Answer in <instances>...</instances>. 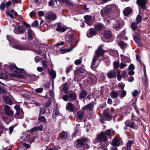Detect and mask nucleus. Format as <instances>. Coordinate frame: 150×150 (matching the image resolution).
Returning <instances> with one entry per match:
<instances>
[{"label":"nucleus","mask_w":150,"mask_h":150,"mask_svg":"<svg viewBox=\"0 0 150 150\" xmlns=\"http://www.w3.org/2000/svg\"><path fill=\"white\" fill-rule=\"evenodd\" d=\"M8 77V76L6 74L2 73L0 74V79H7Z\"/></svg>","instance_id":"nucleus-46"},{"label":"nucleus","mask_w":150,"mask_h":150,"mask_svg":"<svg viewBox=\"0 0 150 150\" xmlns=\"http://www.w3.org/2000/svg\"><path fill=\"white\" fill-rule=\"evenodd\" d=\"M133 141L131 140H129L128 142L126 144V147L127 149L129 150H131V146L133 144Z\"/></svg>","instance_id":"nucleus-35"},{"label":"nucleus","mask_w":150,"mask_h":150,"mask_svg":"<svg viewBox=\"0 0 150 150\" xmlns=\"http://www.w3.org/2000/svg\"><path fill=\"white\" fill-rule=\"evenodd\" d=\"M131 28L132 30H135L137 27V25L135 22L133 23H132L131 25Z\"/></svg>","instance_id":"nucleus-50"},{"label":"nucleus","mask_w":150,"mask_h":150,"mask_svg":"<svg viewBox=\"0 0 150 150\" xmlns=\"http://www.w3.org/2000/svg\"><path fill=\"white\" fill-rule=\"evenodd\" d=\"M100 13L102 17H105L106 16V14L105 13V11L103 9L101 10Z\"/></svg>","instance_id":"nucleus-55"},{"label":"nucleus","mask_w":150,"mask_h":150,"mask_svg":"<svg viewBox=\"0 0 150 150\" xmlns=\"http://www.w3.org/2000/svg\"><path fill=\"white\" fill-rule=\"evenodd\" d=\"M147 2V0H137L136 3L138 7L143 9L145 8V6Z\"/></svg>","instance_id":"nucleus-4"},{"label":"nucleus","mask_w":150,"mask_h":150,"mask_svg":"<svg viewBox=\"0 0 150 150\" xmlns=\"http://www.w3.org/2000/svg\"><path fill=\"white\" fill-rule=\"evenodd\" d=\"M108 139L104 132H101L100 133L98 134L95 140V143L99 142H105L108 140Z\"/></svg>","instance_id":"nucleus-2"},{"label":"nucleus","mask_w":150,"mask_h":150,"mask_svg":"<svg viewBox=\"0 0 150 150\" xmlns=\"http://www.w3.org/2000/svg\"><path fill=\"white\" fill-rule=\"evenodd\" d=\"M125 86V84L122 83H120L118 85V86L122 90L124 89Z\"/></svg>","instance_id":"nucleus-53"},{"label":"nucleus","mask_w":150,"mask_h":150,"mask_svg":"<svg viewBox=\"0 0 150 150\" xmlns=\"http://www.w3.org/2000/svg\"><path fill=\"white\" fill-rule=\"evenodd\" d=\"M88 80L90 83L93 84L96 82L97 78L95 75L91 74L89 76Z\"/></svg>","instance_id":"nucleus-14"},{"label":"nucleus","mask_w":150,"mask_h":150,"mask_svg":"<svg viewBox=\"0 0 150 150\" xmlns=\"http://www.w3.org/2000/svg\"><path fill=\"white\" fill-rule=\"evenodd\" d=\"M116 72L114 70L109 71L107 74V76L109 79H111L115 76Z\"/></svg>","instance_id":"nucleus-19"},{"label":"nucleus","mask_w":150,"mask_h":150,"mask_svg":"<svg viewBox=\"0 0 150 150\" xmlns=\"http://www.w3.org/2000/svg\"><path fill=\"white\" fill-rule=\"evenodd\" d=\"M11 4V1H9L8 2H7L6 4H5L6 6V7L8 8V7L10 6Z\"/></svg>","instance_id":"nucleus-64"},{"label":"nucleus","mask_w":150,"mask_h":150,"mask_svg":"<svg viewBox=\"0 0 150 150\" xmlns=\"http://www.w3.org/2000/svg\"><path fill=\"white\" fill-rule=\"evenodd\" d=\"M129 69L131 70H133L135 68V67L133 64H131L128 67Z\"/></svg>","instance_id":"nucleus-59"},{"label":"nucleus","mask_w":150,"mask_h":150,"mask_svg":"<svg viewBox=\"0 0 150 150\" xmlns=\"http://www.w3.org/2000/svg\"><path fill=\"white\" fill-rule=\"evenodd\" d=\"M83 116V112L81 111H79L78 112L77 115V117L78 119L79 120L82 119Z\"/></svg>","instance_id":"nucleus-30"},{"label":"nucleus","mask_w":150,"mask_h":150,"mask_svg":"<svg viewBox=\"0 0 150 150\" xmlns=\"http://www.w3.org/2000/svg\"><path fill=\"white\" fill-rule=\"evenodd\" d=\"M126 94V91L124 90H123L122 91V93L120 95V98L122 99L123 97L125 96Z\"/></svg>","instance_id":"nucleus-48"},{"label":"nucleus","mask_w":150,"mask_h":150,"mask_svg":"<svg viewBox=\"0 0 150 150\" xmlns=\"http://www.w3.org/2000/svg\"><path fill=\"white\" fill-rule=\"evenodd\" d=\"M84 18L85 19V22L90 26L93 24V21L91 19L92 17L89 15H86L84 16Z\"/></svg>","instance_id":"nucleus-12"},{"label":"nucleus","mask_w":150,"mask_h":150,"mask_svg":"<svg viewBox=\"0 0 150 150\" xmlns=\"http://www.w3.org/2000/svg\"><path fill=\"white\" fill-rule=\"evenodd\" d=\"M35 139V136L32 135H28L26 137V140L31 144L32 142H34Z\"/></svg>","instance_id":"nucleus-16"},{"label":"nucleus","mask_w":150,"mask_h":150,"mask_svg":"<svg viewBox=\"0 0 150 150\" xmlns=\"http://www.w3.org/2000/svg\"><path fill=\"white\" fill-rule=\"evenodd\" d=\"M16 112L14 115L15 117L17 118L22 119L23 117V112L22 109L20 106L16 105L14 107Z\"/></svg>","instance_id":"nucleus-3"},{"label":"nucleus","mask_w":150,"mask_h":150,"mask_svg":"<svg viewBox=\"0 0 150 150\" xmlns=\"http://www.w3.org/2000/svg\"><path fill=\"white\" fill-rule=\"evenodd\" d=\"M50 74L51 76L53 78H55L56 77V72L55 71H52L50 72Z\"/></svg>","instance_id":"nucleus-52"},{"label":"nucleus","mask_w":150,"mask_h":150,"mask_svg":"<svg viewBox=\"0 0 150 150\" xmlns=\"http://www.w3.org/2000/svg\"><path fill=\"white\" fill-rule=\"evenodd\" d=\"M133 38L136 42H140V36L138 33H135L133 35Z\"/></svg>","instance_id":"nucleus-24"},{"label":"nucleus","mask_w":150,"mask_h":150,"mask_svg":"<svg viewBox=\"0 0 150 150\" xmlns=\"http://www.w3.org/2000/svg\"><path fill=\"white\" fill-rule=\"evenodd\" d=\"M43 89L42 88H39L35 90V91L38 93H41L43 91Z\"/></svg>","instance_id":"nucleus-56"},{"label":"nucleus","mask_w":150,"mask_h":150,"mask_svg":"<svg viewBox=\"0 0 150 150\" xmlns=\"http://www.w3.org/2000/svg\"><path fill=\"white\" fill-rule=\"evenodd\" d=\"M87 95V93L85 90L82 91L79 94V97L81 98H83L85 97Z\"/></svg>","instance_id":"nucleus-31"},{"label":"nucleus","mask_w":150,"mask_h":150,"mask_svg":"<svg viewBox=\"0 0 150 150\" xmlns=\"http://www.w3.org/2000/svg\"><path fill=\"white\" fill-rule=\"evenodd\" d=\"M103 45H101L98 48L97 50L96 51L95 55L92 60L91 63V67L92 69H94L98 67V64H95L96 61L98 59V57L100 56H102L104 53V51L102 49Z\"/></svg>","instance_id":"nucleus-1"},{"label":"nucleus","mask_w":150,"mask_h":150,"mask_svg":"<svg viewBox=\"0 0 150 150\" xmlns=\"http://www.w3.org/2000/svg\"><path fill=\"white\" fill-rule=\"evenodd\" d=\"M112 129H108L105 132H104L105 135L107 136H110L111 135V133Z\"/></svg>","instance_id":"nucleus-43"},{"label":"nucleus","mask_w":150,"mask_h":150,"mask_svg":"<svg viewBox=\"0 0 150 150\" xmlns=\"http://www.w3.org/2000/svg\"><path fill=\"white\" fill-rule=\"evenodd\" d=\"M18 30L20 34L23 33L26 30V29L23 26L21 25L18 27Z\"/></svg>","instance_id":"nucleus-32"},{"label":"nucleus","mask_w":150,"mask_h":150,"mask_svg":"<svg viewBox=\"0 0 150 150\" xmlns=\"http://www.w3.org/2000/svg\"><path fill=\"white\" fill-rule=\"evenodd\" d=\"M103 114L105 117H107L109 119H111L112 116L108 114V112L105 111L104 112Z\"/></svg>","instance_id":"nucleus-47"},{"label":"nucleus","mask_w":150,"mask_h":150,"mask_svg":"<svg viewBox=\"0 0 150 150\" xmlns=\"http://www.w3.org/2000/svg\"><path fill=\"white\" fill-rule=\"evenodd\" d=\"M4 110L6 114L8 116H12L13 115L14 112L10 109L9 106L7 105H5Z\"/></svg>","instance_id":"nucleus-8"},{"label":"nucleus","mask_w":150,"mask_h":150,"mask_svg":"<svg viewBox=\"0 0 150 150\" xmlns=\"http://www.w3.org/2000/svg\"><path fill=\"white\" fill-rule=\"evenodd\" d=\"M41 63H42V66L44 68H46L47 67L48 65L46 61L45 60L42 61Z\"/></svg>","instance_id":"nucleus-44"},{"label":"nucleus","mask_w":150,"mask_h":150,"mask_svg":"<svg viewBox=\"0 0 150 150\" xmlns=\"http://www.w3.org/2000/svg\"><path fill=\"white\" fill-rule=\"evenodd\" d=\"M14 47L16 49L20 50H24L25 47L22 45H15L14 46Z\"/></svg>","instance_id":"nucleus-38"},{"label":"nucleus","mask_w":150,"mask_h":150,"mask_svg":"<svg viewBox=\"0 0 150 150\" xmlns=\"http://www.w3.org/2000/svg\"><path fill=\"white\" fill-rule=\"evenodd\" d=\"M82 62V58L76 60L74 62V64L76 65L80 64Z\"/></svg>","instance_id":"nucleus-49"},{"label":"nucleus","mask_w":150,"mask_h":150,"mask_svg":"<svg viewBox=\"0 0 150 150\" xmlns=\"http://www.w3.org/2000/svg\"><path fill=\"white\" fill-rule=\"evenodd\" d=\"M72 66L71 65H70L67 67L66 69V72L67 73H69L71 70H72Z\"/></svg>","instance_id":"nucleus-51"},{"label":"nucleus","mask_w":150,"mask_h":150,"mask_svg":"<svg viewBox=\"0 0 150 150\" xmlns=\"http://www.w3.org/2000/svg\"><path fill=\"white\" fill-rule=\"evenodd\" d=\"M7 39L9 41V43H13L16 42V40L13 38H12L9 35H7L6 36Z\"/></svg>","instance_id":"nucleus-36"},{"label":"nucleus","mask_w":150,"mask_h":150,"mask_svg":"<svg viewBox=\"0 0 150 150\" xmlns=\"http://www.w3.org/2000/svg\"><path fill=\"white\" fill-rule=\"evenodd\" d=\"M60 1L63 4L65 5L70 6H73L72 1L70 0H60Z\"/></svg>","instance_id":"nucleus-21"},{"label":"nucleus","mask_w":150,"mask_h":150,"mask_svg":"<svg viewBox=\"0 0 150 150\" xmlns=\"http://www.w3.org/2000/svg\"><path fill=\"white\" fill-rule=\"evenodd\" d=\"M2 98L4 102L6 103L7 104L10 105H12V102L10 98L8 96H3Z\"/></svg>","instance_id":"nucleus-22"},{"label":"nucleus","mask_w":150,"mask_h":150,"mask_svg":"<svg viewBox=\"0 0 150 150\" xmlns=\"http://www.w3.org/2000/svg\"><path fill=\"white\" fill-rule=\"evenodd\" d=\"M59 114V111L57 107H55L53 109L52 117L54 118H55L56 116Z\"/></svg>","instance_id":"nucleus-23"},{"label":"nucleus","mask_w":150,"mask_h":150,"mask_svg":"<svg viewBox=\"0 0 150 150\" xmlns=\"http://www.w3.org/2000/svg\"><path fill=\"white\" fill-rule=\"evenodd\" d=\"M93 105L92 103H89L88 105L85 106L83 108V109L86 110H91L93 108Z\"/></svg>","instance_id":"nucleus-29"},{"label":"nucleus","mask_w":150,"mask_h":150,"mask_svg":"<svg viewBox=\"0 0 150 150\" xmlns=\"http://www.w3.org/2000/svg\"><path fill=\"white\" fill-rule=\"evenodd\" d=\"M115 7L116 6L115 4H111L106 6L103 9L105 11V13L107 14H108L112 10L115 8Z\"/></svg>","instance_id":"nucleus-5"},{"label":"nucleus","mask_w":150,"mask_h":150,"mask_svg":"<svg viewBox=\"0 0 150 150\" xmlns=\"http://www.w3.org/2000/svg\"><path fill=\"white\" fill-rule=\"evenodd\" d=\"M123 22L121 20L115 21L113 25L114 28H117L122 27L123 24Z\"/></svg>","instance_id":"nucleus-11"},{"label":"nucleus","mask_w":150,"mask_h":150,"mask_svg":"<svg viewBox=\"0 0 150 150\" xmlns=\"http://www.w3.org/2000/svg\"><path fill=\"white\" fill-rule=\"evenodd\" d=\"M67 29L66 27L62 25L60 23H58L56 30L57 31L63 33L65 32Z\"/></svg>","instance_id":"nucleus-15"},{"label":"nucleus","mask_w":150,"mask_h":150,"mask_svg":"<svg viewBox=\"0 0 150 150\" xmlns=\"http://www.w3.org/2000/svg\"><path fill=\"white\" fill-rule=\"evenodd\" d=\"M76 94L75 93H71L69 95V100L71 101H73L76 99Z\"/></svg>","instance_id":"nucleus-20"},{"label":"nucleus","mask_w":150,"mask_h":150,"mask_svg":"<svg viewBox=\"0 0 150 150\" xmlns=\"http://www.w3.org/2000/svg\"><path fill=\"white\" fill-rule=\"evenodd\" d=\"M89 35L87 34V35L88 37L91 38L95 35L96 33V32L94 30L93 28H91L89 29Z\"/></svg>","instance_id":"nucleus-18"},{"label":"nucleus","mask_w":150,"mask_h":150,"mask_svg":"<svg viewBox=\"0 0 150 150\" xmlns=\"http://www.w3.org/2000/svg\"><path fill=\"white\" fill-rule=\"evenodd\" d=\"M84 71V69H79L75 71L74 73L76 75L81 76L82 74L83 73Z\"/></svg>","instance_id":"nucleus-28"},{"label":"nucleus","mask_w":150,"mask_h":150,"mask_svg":"<svg viewBox=\"0 0 150 150\" xmlns=\"http://www.w3.org/2000/svg\"><path fill=\"white\" fill-rule=\"evenodd\" d=\"M119 63V62L117 61H114L113 63V65L114 67L115 68V69H118L119 67H120Z\"/></svg>","instance_id":"nucleus-39"},{"label":"nucleus","mask_w":150,"mask_h":150,"mask_svg":"<svg viewBox=\"0 0 150 150\" xmlns=\"http://www.w3.org/2000/svg\"><path fill=\"white\" fill-rule=\"evenodd\" d=\"M63 90L65 93H66L68 91V86L67 83H65L63 85Z\"/></svg>","instance_id":"nucleus-42"},{"label":"nucleus","mask_w":150,"mask_h":150,"mask_svg":"<svg viewBox=\"0 0 150 150\" xmlns=\"http://www.w3.org/2000/svg\"><path fill=\"white\" fill-rule=\"evenodd\" d=\"M118 45H119L120 46L121 48L122 49L124 48H125L127 46V44L125 43L122 41L120 42L118 44Z\"/></svg>","instance_id":"nucleus-41"},{"label":"nucleus","mask_w":150,"mask_h":150,"mask_svg":"<svg viewBox=\"0 0 150 150\" xmlns=\"http://www.w3.org/2000/svg\"><path fill=\"white\" fill-rule=\"evenodd\" d=\"M132 12V9L130 8L129 7L126 8L123 11L124 15L125 16L128 15Z\"/></svg>","instance_id":"nucleus-26"},{"label":"nucleus","mask_w":150,"mask_h":150,"mask_svg":"<svg viewBox=\"0 0 150 150\" xmlns=\"http://www.w3.org/2000/svg\"><path fill=\"white\" fill-rule=\"evenodd\" d=\"M127 126H129L132 128H134V123L133 122H131L129 120H127L125 122Z\"/></svg>","instance_id":"nucleus-27"},{"label":"nucleus","mask_w":150,"mask_h":150,"mask_svg":"<svg viewBox=\"0 0 150 150\" xmlns=\"http://www.w3.org/2000/svg\"><path fill=\"white\" fill-rule=\"evenodd\" d=\"M45 17L46 19L49 21H54L57 18L56 15L53 13L47 14Z\"/></svg>","instance_id":"nucleus-7"},{"label":"nucleus","mask_w":150,"mask_h":150,"mask_svg":"<svg viewBox=\"0 0 150 150\" xmlns=\"http://www.w3.org/2000/svg\"><path fill=\"white\" fill-rule=\"evenodd\" d=\"M5 67H8L13 71L15 72L21 73V72L22 71V69H18L16 67L15 64L13 65L11 64L10 65H5Z\"/></svg>","instance_id":"nucleus-6"},{"label":"nucleus","mask_w":150,"mask_h":150,"mask_svg":"<svg viewBox=\"0 0 150 150\" xmlns=\"http://www.w3.org/2000/svg\"><path fill=\"white\" fill-rule=\"evenodd\" d=\"M105 25L100 23H96L94 25V28L97 31L101 30L105 28Z\"/></svg>","instance_id":"nucleus-10"},{"label":"nucleus","mask_w":150,"mask_h":150,"mask_svg":"<svg viewBox=\"0 0 150 150\" xmlns=\"http://www.w3.org/2000/svg\"><path fill=\"white\" fill-rule=\"evenodd\" d=\"M80 139L83 143L84 142L87 141L88 139V138L83 137H81L80 139Z\"/></svg>","instance_id":"nucleus-54"},{"label":"nucleus","mask_w":150,"mask_h":150,"mask_svg":"<svg viewBox=\"0 0 150 150\" xmlns=\"http://www.w3.org/2000/svg\"><path fill=\"white\" fill-rule=\"evenodd\" d=\"M103 36L106 39H109L112 36V32L110 30H105L104 32Z\"/></svg>","instance_id":"nucleus-17"},{"label":"nucleus","mask_w":150,"mask_h":150,"mask_svg":"<svg viewBox=\"0 0 150 150\" xmlns=\"http://www.w3.org/2000/svg\"><path fill=\"white\" fill-rule=\"evenodd\" d=\"M130 60L129 58H127L121 61V62L120 64L119 67L121 69H124L125 67L127 66V64L130 62Z\"/></svg>","instance_id":"nucleus-9"},{"label":"nucleus","mask_w":150,"mask_h":150,"mask_svg":"<svg viewBox=\"0 0 150 150\" xmlns=\"http://www.w3.org/2000/svg\"><path fill=\"white\" fill-rule=\"evenodd\" d=\"M73 49V48L72 47H71L70 48L64 50H63L64 51V53L69 52L72 50Z\"/></svg>","instance_id":"nucleus-60"},{"label":"nucleus","mask_w":150,"mask_h":150,"mask_svg":"<svg viewBox=\"0 0 150 150\" xmlns=\"http://www.w3.org/2000/svg\"><path fill=\"white\" fill-rule=\"evenodd\" d=\"M38 120L42 122H46V120L45 117L43 116L40 115L38 118Z\"/></svg>","instance_id":"nucleus-40"},{"label":"nucleus","mask_w":150,"mask_h":150,"mask_svg":"<svg viewBox=\"0 0 150 150\" xmlns=\"http://www.w3.org/2000/svg\"><path fill=\"white\" fill-rule=\"evenodd\" d=\"M77 147L78 148L81 147L83 145V142L79 139L77 140Z\"/></svg>","instance_id":"nucleus-37"},{"label":"nucleus","mask_w":150,"mask_h":150,"mask_svg":"<svg viewBox=\"0 0 150 150\" xmlns=\"http://www.w3.org/2000/svg\"><path fill=\"white\" fill-rule=\"evenodd\" d=\"M100 78H101L103 80H104L106 78L105 75L103 73H101L100 74Z\"/></svg>","instance_id":"nucleus-61"},{"label":"nucleus","mask_w":150,"mask_h":150,"mask_svg":"<svg viewBox=\"0 0 150 150\" xmlns=\"http://www.w3.org/2000/svg\"><path fill=\"white\" fill-rule=\"evenodd\" d=\"M107 103L108 104L111 105L112 104V100L110 98H109L108 100Z\"/></svg>","instance_id":"nucleus-63"},{"label":"nucleus","mask_w":150,"mask_h":150,"mask_svg":"<svg viewBox=\"0 0 150 150\" xmlns=\"http://www.w3.org/2000/svg\"><path fill=\"white\" fill-rule=\"evenodd\" d=\"M112 144L115 146H119L120 144L118 139L117 138L114 139L112 142Z\"/></svg>","instance_id":"nucleus-34"},{"label":"nucleus","mask_w":150,"mask_h":150,"mask_svg":"<svg viewBox=\"0 0 150 150\" xmlns=\"http://www.w3.org/2000/svg\"><path fill=\"white\" fill-rule=\"evenodd\" d=\"M69 96H67V95H64L62 97L63 99L65 101H67L68 100Z\"/></svg>","instance_id":"nucleus-58"},{"label":"nucleus","mask_w":150,"mask_h":150,"mask_svg":"<svg viewBox=\"0 0 150 150\" xmlns=\"http://www.w3.org/2000/svg\"><path fill=\"white\" fill-rule=\"evenodd\" d=\"M66 109L69 112H72L75 109L74 105L72 103L68 102L67 104Z\"/></svg>","instance_id":"nucleus-13"},{"label":"nucleus","mask_w":150,"mask_h":150,"mask_svg":"<svg viewBox=\"0 0 150 150\" xmlns=\"http://www.w3.org/2000/svg\"><path fill=\"white\" fill-rule=\"evenodd\" d=\"M38 25V23L37 21H35L32 24V26L35 27L37 26Z\"/></svg>","instance_id":"nucleus-62"},{"label":"nucleus","mask_w":150,"mask_h":150,"mask_svg":"<svg viewBox=\"0 0 150 150\" xmlns=\"http://www.w3.org/2000/svg\"><path fill=\"white\" fill-rule=\"evenodd\" d=\"M142 18L139 15H138L137 16L136 19V21L137 24L139 23L141 20Z\"/></svg>","instance_id":"nucleus-45"},{"label":"nucleus","mask_w":150,"mask_h":150,"mask_svg":"<svg viewBox=\"0 0 150 150\" xmlns=\"http://www.w3.org/2000/svg\"><path fill=\"white\" fill-rule=\"evenodd\" d=\"M110 95L112 98H115L118 96V93L117 92L112 91L110 93Z\"/></svg>","instance_id":"nucleus-33"},{"label":"nucleus","mask_w":150,"mask_h":150,"mask_svg":"<svg viewBox=\"0 0 150 150\" xmlns=\"http://www.w3.org/2000/svg\"><path fill=\"white\" fill-rule=\"evenodd\" d=\"M41 60V58L38 57L37 56L35 58V60L36 62L38 63Z\"/></svg>","instance_id":"nucleus-57"},{"label":"nucleus","mask_w":150,"mask_h":150,"mask_svg":"<svg viewBox=\"0 0 150 150\" xmlns=\"http://www.w3.org/2000/svg\"><path fill=\"white\" fill-rule=\"evenodd\" d=\"M68 135V134L67 132L62 131L60 133L59 136L62 139H66Z\"/></svg>","instance_id":"nucleus-25"}]
</instances>
